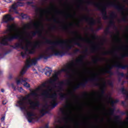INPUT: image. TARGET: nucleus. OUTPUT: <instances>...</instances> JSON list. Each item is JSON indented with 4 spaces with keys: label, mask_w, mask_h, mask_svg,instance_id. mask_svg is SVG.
Returning a JSON list of instances; mask_svg holds the SVG:
<instances>
[{
    "label": "nucleus",
    "mask_w": 128,
    "mask_h": 128,
    "mask_svg": "<svg viewBox=\"0 0 128 128\" xmlns=\"http://www.w3.org/2000/svg\"><path fill=\"white\" fill-rule=\"evenodd\" d=\"M102 30V26H98L96 30Z\"/></svg>",
    "instance_id": "nucleus-58"
},
{
    "label": "nucleus",
    "mask_w": 128,
    "mask_h": 128,
    "mask_svg": "<svg viewBox=\"0 0 128 128\" xmlns=\"http://www.w3.org/2000/svg\"><path fill=\"white\" fill-rule=\"evenodd\" d=\"M100 79L98 77H93L88 79H84L83 82L74 86L72 88V90L73 92H76V90H78L80 88H86V84H88V82H100Z\"/></svg>",
    "instance_id": "nucleus-6"
},
{
    "label": "nucleus",
    "mask_w": 128,
    "mask_h": 128,
    "mask_svg": "<svg viewBox=\"0 0 128 128\" xmlns=\"http://www.w3.org/2000/svg\"><path fill=\"white\" fill-rule=\"evenodd\" d=\"M46 42L50 44L52 46L49 47L48 50H52L54 56H64L70 50H72L74 48V46L72 44H66V40H60L58 41L52 42L50 40H46Z\"/></svg>",
    "instance_id": "nucleus-2"
},
{
    "label": "nucleus",
    "mask_w": 128,
    "mask_h": 128,
    "mask_svg": "<svg viewBox=\"0 0 128 128\" xmlns=\"http://www.w3.org/2000/svg\"><path fill=\"white\" fill-rule=\"evenodd\" d=\"M84 56H82L81 57H80V58L77 59L76 60V64H82V62H83L82 60H84Z\"/></svg>",
    "instance_id": "nucleus-30"
},
{
    "label": "nucleus",
    "mask_w": 128,
    "mask_h": 128,
    "mask_svg": "<svg viewBox=\"0 0 128 128\" xmlns=\"http://www.w3.org/2000/svg\"><path fill=\"white\" fill-rule=\"evenodd\" d=\"M29 52V54H34L35 52H36V49L33 47L32 50H29L28 49V51Z\"/></svg>",
    "instance_id": "nucleus-35"
},
{
    "label": "nucleus",
    "mask_w": 128,
    "mask_h": 128,
    "mask_svg": "<svg viewBox=\"0 0 128 128\" xmlns=\"http://www.w3.org/2000/svg\"><path fill=\"white\" fill-rule=\"evenodd\" d=\"M114 120H116V122H118L120 120V116H114Z\"/></svg>",
    "instance_id": "nucleus-46"
},
{
    "label": "nucleus",
    "mask_w": 128,
    "mask_h": 128,
    "mask_svg": "<svg viewBox=\"0 0 128 128\" xmlns=\"http://www.w3.org/2000/svg\"><path fill=\"white\" fill-rule=\"evenodd\" d=\"M21 16L22 18H23L25 19V20H28H28H30V16H28V14H24V13L21 14Z\"/></svg>",
    "instance_id": "nucleus-34"
},
{
    "label": "nucleus",
    "mask_w": 128,
    "mask_h": 128,
    "mask_svg": "<svg viewBox=\"0 0 128 128\" xmlns=\"http://www.w3.org/2000/svg\"><path fill=\"white\" fill-rule=\"evenodd\" d=\"M11 86L12 88H14V90H16V86H14V84L13 83L11 84Z\"/></svg>",
    "instance_id": "nucleus-49"
},
{
    "label": "nucleus",
    "mask_w": 128,
    "mask_h": 128,
    "mask_svg": "<svg viewBox=\"0 0 128 128\" xmlns=\"http://www.w3.org/2000/svg\"><path fill=\"white\" fill-rule=\"evenodd\" d=\"M122 115L126 114V116H128V112H122Z\"/></svg>",
    "instance_id": "nucleus-63"
},
{
    "label": "nucleus",
    "mask_w": 128,
    "mask_h": 128,
    "mask_svg": "<svg viewBox=\"0 0 128 128\" xmlns=\"http://www.w3.org/2000/svg\"><path fill=\"white\" fill-rule=\"evenodd\" d=\"M36 12H40V14L42 16V14L44 12H48V10H46L42 9L41 8L36 7L35 9Z\"/></svg>",
    "instance_id": "nucleus-22"
},
{
    "label": "nucleus",
    "mask_w": 128,
    "mask_h": 128,
    "mask_svg": "<svg viewBox=\"0 0 128 128\" xmlns=\"http://www.w3.org/2000/svg\"><path fill=\"white\" fill-rule=\"evenodd\" d=\"M21 56L22 58H24V57L26 56V52H21Z\"/></svg>",
    "instance_id": "nucleus-50"
},
{
    "label": "nucleus",
    "mask_w": 128,
    "mask_h": 128,
    "mask_svg": "<svg viewBox=\"0 0 128 128\" xmlns=\"http://www.w3.org/2000/svg\"><path fill=\"white\" fill-rule=\"evenodd\" d=\"M120 92H122V94H124V95H126L128 94L126 96V98H128V91L124 89V87H122L121 88H120Z\"/></svg>",
    "instance_id": "nucleus-24"
},
{
    "label": "nucleus",
    "mask_w": 128,
    "mask_h": 128,
    "mask_svg": "<svg viewBox=\"0 0 128 128\" xmlns=\"http://www.w3.org/2000/svg\"><path fill=\"white\" fill-rule=\"evenodd\" d=\"M80 49L78 48H76L75 49L74 51H73V54H78V52H80Z\"/></svg>",
    "instance_id": "nucleus-48"
},
{
    "label": "nucleus",
    "mask_w": 128,
    "mask_h": 128,
    "mask_svg": "<svg viewBox=\"0 0 128 128\" xmlns=\"http://www.w3.org/2000/svg\"><path fill=\"white\" fill-rule=\"evenodd\" d=\"M30 24H25L24 26V30H26V28H30Z\"/></svg>",
    "instance_id": "nucleus-39"
},
{
    "label": "nucleus",
    "mask_w": 128,
    "mask_h": 128,
    "mask_svg": "<svg viewBox=\"0 0 128 128\" xmlns=\"http://www.w3.org/2000/svg\"><path fill=\"white\" fill-rule=\"evenodd\" d=\"M7 28H8V31L10 32H12V30H19V29L14 24H12V25L8 24L7 26Z\"/></svg>",
    "instance_id": "nucleus-19"
},
{
    "label": "nucleus",
    "mask_w": 128,
    "mask_h": 128,
    "mask_svg": "<svg viewBox=\"0 0 128 128\" xmlns=\"http://www.w3.org/2000/svg\"><path fill=\"white\" fill-rule=\"evenodd\" d=\"M26 83L24 84V86H25V88H30V85L26 81Z\"/></svg>",
    "instance_id": "nucleus-43"
},
{
    "label": "nucleus",
    "mask_w": 128,
    "mask_h": 128,
    "mask_svg": "<svg viewBox=\"0 0 128 128\" xmlns=\"http://www.w3.org/2000/svg\"><path fill=\"white\" fill-rule=\"evenodd\" d=\"M52 88H48V90H45L42 94V96H44L46 98H49L52 99V100L50 102V106L52 108H54L55 106H56L58 103L56 102V98H58V94L56 92L53 93L51 95L48 92H52Z\"/></svg>",
    "instance_id": "nucleus-5"
},
{
    "label": "nucleus",
    "mask_w": 128,
    "mask_h": 128,
    "mask_svg": "<svg viewBox=\"0 0 128 128\" xmlns=\"http://www.w3.org/2000/svg\"><path fill=\"white\" fill-rule=\"evenodd\" d=\"M100 46H94L92 47L90 52H96L98 50H99Z\"/></svg>",
    "instance_id": "nucleus-25"
},
{
    "label": "nucleus",
    "mask_w": 128,
    "mask_h": 128,
    "mask_svg": "<svg viewBox=\"0 0 128 128\" xmlns=\"http://www.w3.org/2000/svg\"><path fill=\"white\" fill-rule=\"evenodd\" d=\"M26 100H28V102H24ZM17 103L18 104L19 106H20V110H25V112H27V120H28V122H32V120H34V118L32 116H34V113L32 111L28 112V110L26 109V106L24 104H29L31 110H36V108H40V101L36 100V101L34 102L32 101V99L30 98V95H27L25 97H23L20 100L18 101Z\"/></svg>",
    "instance_id": "nucleus-3"
},
{
    "label": "nucleus",
    "mask_w": 128,
    "mask_h": 128,
    "mask_svg": "<svg viewBox=\"0 0 128 128\" xmlns=\"http://www.w3.org/2000/svg\"><path fill=\"white\" fill-rule=\"evenodd\" d=\"M94 86H100V84L98 82H95L94 83Z\"/></svg>",
    "instance_id": "nucleus-53"
},
{
    "label": "nucleus",
    "mask_w": 128,
    "mask_h": 128,
    "mask_svg": "<svg viewBox=\"0 0 128 128\" xmlns=\"http://www.w3.org/2000/svg\"><path fill=\"white\" fill-rule=\"evenodd\" d=\"M66 28H68V26H64L62 27V30H66Z\"/></svg>",
    "instance_id": "nucleus-64"
},
{
    "label": "nucleus",
    "mask_w": 128,
    "mask_h": 128,
    "mask_svg": "<svg viewBox=\"0 0 128 128\" xmlns=\"http://www.w3.org/2000/svg\"><path fill=\"white\" fill-rule=\"evenodd\" d=\"M32 34V36H36V34H38L39 36H42V30H40L38 29L36 31L32 32H31Z\"/></svg>",
    "instance_id": "nucleus-20"
},
{
    "label": "nucleus",
    "mask_w": 128,
    "mask_h": 128,
    "mask_svg": "<svg viewBox=\"0 0 128 128\" xmlns=\"http://www.w3.org/2000/svg\"><path fill=\"white\" fill-rule=\"evenodd\" d=\"M4 0L6 2H8V4H10V2H12V0Z\"/></svg>",
    "instance_id": "nucleus-60"
},
{
    "label": "nucleus",
    "mask_w": 128,
    "mask_h": 128,
    "mask_svg": "<svg viewBox=\"0 0 128 128\" xmlns=\"http://www.w3.org/2000/svg\"><path fill=\"white\" fill-rule=\"evenodd\" d=\"M14 20V18L12 17V15L7 14L3 16L2 22L3 24H8V22Z\"/></svg>",
    "instance_id": "nucleus-14"
},
{
    "label": "nucleus",
    "mask_w": 128,
    "mask_h": 128,
    "mask_svg": "<svg viewBox=\"0 0 128 128\" xmlns=\"http://www.w3.org/2000/svg\"><path fill=\"white\" fill-rule=\"evenodd\" d=\"M88 96V94L86 92H84L83 93V96Z\"/></svg>",
    "instance_id": "nucleus-59"
},
{
    "label": "nucleus",
    "mask_w": 128,
    "mask_h": 128,
    "mask_svg": "<svg viewBox=\"0 0 128 128\" xmlns=\"http://www.w3.org/2000/svg\"><path fill=\"white\" fill-rule=\"evenodd\" d=\"M62 120L66 121V120H68V118L67 116L64 117L62 118Z\"/></svg>",
    "instance_id": "nucleus-62"
},
{
    "label": "nucleus",
    "mask_w": 128,
    "mask_h": 128,
    "mask_svg": "<svg viewBox=\"0 0 128 128\" xmlns=\"http://www.w3.org/2000/svg\"><path fill=\"white\" fill-rule=\"evenodd\" d=\"M108 70H112V69L114 68H118V70H120V68H121L122 70H126V68H128V64L124 65L122 64H116L112 66H108Z\"/></svg>",
    "instance_id": "nucleus-11"
},
{
    "label": "nucleus",
    "mask_w": 128,
    "mask_h": 128,
    "mask_svg": "<svg viewBox=\"0 0 128 128\" xmlns=\"http://www.w3.org/2000/svg\"><path fill=\"white\" fill-rule=\"evenodd\" d=\"M100 58H96L95 59L93 60V62L94 64H96L98 62H100Z\"/></svg>",
    "instance_id": "nucleus-44"
},
{
    "label": "nucleus",
    "mask_w": 128,
    "mask_h": 128,
    "mask_svg": "<svg viewBox=\"0 0 128 128\" xmlns=\"http://www.w3.org/2000/svg\"><path fill=\"white\" fill-rule=\"evenodd\" d=\"M53 22H56V24H60V21H57L56 18L53 19Z\"/></svg>",
    "instance_id": "nucleus-56"
},
{
    "label": "nucleus",
    "mask_w": 128,
    "mask_h": 128,
    "mask_svg": "<svg viewBox=\"0 0 128 128\" xmlns=\"http://www.w3.org/2000/svg\"><path fill=\"white\" fill-rule=\"evenodd\" d=\"M74 66V62H72L70 64H68L65 68L62 69V72H70V70H72V67Z\"/></svg>",
    "instance_id": "nucleus-16"
},
{
    "label": "nucleus",
    "mask_w": 128,
    "mask_h": 128,
    "mask_svg": "<svg viewBox=\"0 0 128 128\" xmlns=\"http://www.w3.org/2000/svg\"><path fill=\"white\" fill-rule=\"evenodd\" d=\"M104 34L106 36H108V34H110V27H107L104 30Z\"/></svg>",
    "instance_id": "nucleus-36"
},
{
    "label": "nucleus",
    "mask_w": 128,
    "mask_h": 128,
    "mask_svg": "<svg viewBox=\"0 0 128 128\" xmlns=\"http://www.w3.org/2000/svg\"><path fill=\"white\" fill-rule=\"evenodd\" d=\"M28 80V78H24V79H22V80L20 79H18V78H16V82L17 84H22V82H25Z\"/></svg>",
    "instance_id": "nucleus-26"
},
{
    "label": "nucleus",
    "mask_w": 128,
    "mask_h": 128,
    "mask_svg": "<svg viewBox=\"0 0 128 128\" xmlns=\"http://www.w3.org/2000/svg\"><path fill=\"white\" fill-rule=\"evenodd\" d=\"M60 74V71H58L54 72V74H53L52 76L54 79H50L48 81V84H52L54 86V84L58 80V75Z\"/></svg>",
    "instance_id": "nucleus-12"
},
{
    "label": "nucleus",
    "mask_w": 128,
    "mask_h": 128,
    "mask_svg": "<svg viewBox=\"0 0 128 128\" xmlns=\"http://www.w3.org/2000/svg\"><path fill=\"white\" fill-rule=\"evenodd\" d=\"M108 84L110 86H111V88H114V82L111 80H108Z\"/></svg>",
    "instance_id": "nucleus-38"
},
{
    "label": "nucleus",
    "mask_w": 128,
    "mask_h": 128,
    "mask_svg": "<svg viewBox=\"0 0 128 128\" xmlns=\"http://www.w3.org/2000/svg\"><path fill=\"white\" fill-rule=\"evenodd\" d=\"M72 34H75L76 36H78V32L77 31H74L72 32Z\"/></svg>",
    "instance_id": "nucleus-54"
},
{
    "label": "nucleus",
    "mask_w": 128,
    "mask_h": 128,
    "mask_svg": "<svg viewBox=\"0 0 128 128\" xmlns=\"http://www.w3.org/2000/svg\"><path fill=\"white\" fill-rule=\"evenodd\" d=\"M22 35L20 32H18L14 34L10 35L3 38L2 40V46H8V42H12L14 40H20Z\"/></svg>",
    "instance_id": "nucleus-7"
},
{
    "label": "nucleus",
    "mask_w": 128,
    "mask_h": 128,
    "mask_svg": "<svg viewBox=\"0 0 128 128\" xmlns=\"http://www.w3.org/2000/svg\"><path fill=\"white\" fill-rule=\"evenodd\" d=\"M64 81H61L58 82L59 86H58V89L59 90H62V86H70L72 84V80H66Z\"/></svg>",
    "instance_id": "nucleus-13"
},
{
    "label": "nucleus",
    "mask_w": 128,
    "mask_h": 128,
    "mask_svg": "<svg viewBox=\"0 0 128 128\" xmlns=\"http://www.w3.org/2000/svg\"><path fill=\"white\" fill-rule=\"evenodd\" d=\"M42 38H43V40H46L45 42H40V41H38V42H36L35 44L33 46V48H35V49L36 48H40V44H50L46 42V40H48V38H46L44 37V36H42Z\"/></svg>",
    "instance_id": "nucleus-15"
},
{
    "label": "nucleus",
    "mask_w": 128,
    "mask_h": 128,
    "mask_svg": "<svg viewBox=\"0 0 128 128\" xmlns=\"http://www.w3.org/2000/svg\"><path fill=\"white\" fill-rule=\"evenodd\" d=\"M10 52H12V50H10L9 51H7L4 54L0 53V59L4 58V56H6L8 54H10Z\"/></svg>",
    "instance_id": "nucleus-32"
},
{
    "label": "nucleus",
    "mask_w": 128,
    "mask_h": 128,
    "mask_svg": "<svg viewBox=\"0 0 128 128\" xmlns=\"http://www.w3.org/2000/svg\"><path fill=\"white\" fill-rule=\"evenodd\" d=\"M78 40H81V42H86L88 44H90V42H92V41H90V39H88V40L84 39L82 38V36H80L79 38H78Z\"/></svg>",
    "instance_id": "nucleus-28"
},
{
    "label": "nucleus",
    "mask_w": 128,
    "mask_h": 128,
    "mask_svg": "<svg viewBox=\"0 0 128 128\" xmlns=\"http://www.w3.org/2000/svg\"><path fill=\"white\" fill-rule=\"evenodd\" d=\"M106 81H104L101 87V90H100L101 96H104V94H106L105 90H106Z\"/></svg>",
    "instance_id": "nucleus-21"
},
{
    "label": "nucleus",
    "mask_w": 128,
    "mask_h": 128,
    "mask_svg": "<svg viewBox=\"0 0 128 128\" xmlns=\"http://www.w3.org/2000/svg\"><path fill=\"white\" fill-rule=\"evenodd\" d=\"M48 112L46 111L44 108H42L40 111V114H41L42 116H44L46 114H48Z\"/></svg>",
    "instance_id": "nucleus-29"
},
{
    "label": "nucleus",
    "mask_w": 128,
    "mask_h": 128,
    "mask_svg": "<svg viewBox=\"0 0 128 128\" xmlns=\"http://www.w3.org/2000/svg\"><path fill=\"white\" fill-rule=\"evenodd\" d=\"M106 98H108L109 100H110V102L112 106H114V104H118V102H120V100L118 99H116L115 100H114V99H112V96H110L109 97L106 96Z\"/></svg>",
    "instance_id": "nucleus-17"
},
{
    "label": "nucleus",
    "mask_w": 128,
    "mask_h": 128,
    "mask_svg": "<svg viewBox=\"0 0 128 128\" xmlns=\"http://www.w3.org/2000/svg\"><path fill=\"white\" fill-rule=\"evenodd\" d=\"M52 70H48V69L46 70V72H45L46 76H50L52 75Z\"/></svg>",
    "instance_id": "nucleus-31"
},
{
    "label": "nucleus",
    "mask_w": 128,
    "mask_h": 128,
    "mask_svg": "<svg viewBox=\"0 0 128 128\" xmlns=\"http://www.w3.org/2000/svg\"><path fill=\"white\" fill-rule=\"evenodd\" d=\"M68 42L70 44H75L76 46H78L80 48H82V44H80L78 40H68Z\"/></svg>",
    "instance_id": "nucleus-18"
},
{
    "label": "nucleus",
    "mask_w": 128,
    "mask_h": 128,
    "mask_svg": "<svg viewBox=\"0 0 128 128\" xmlns=\"http://www.w3.org/2000/svg\"><path fill=\"white\" fill-rule=\"evenodd\" d=\"M30 96H38V94L36 92V90H34L30 92Z\"/></svg>",
    "instance_id": "nucleus-33"
},
{
    "label": "nucleus",
    "mask_w": 128,
    "mask_h": 128,
    "mask_svg": "<svg viewBox=\"0 0 128 128\" xmlns=\"http://www.w3.org/2000/svg\"><path fill=\"white\" fill-rule=\"evenodd\" d=\"M80 20H86L87 22H88V24L89 26H94L96 24V21L94 18L92 17H88V16H84L82 18L80 19Z\"/></svg>",
    "instance_id": "nucleus-10"
},
{
    "label": "nucleus",
    "mask_w": 128,
    "mask_h": 128,
    "mask_svg": "<svg viewBox=\"0 0 128 128\" xmlns=\"http://www.w3.org/2000/svg\"><path fill=\"white\" fill-rule=\"evenodd\" d=\"M8 104V102L6 101V100H3L2 102V104L4 106V104Z\"/></svg>",
    "instance_id": "nucleus-61"
},
{
    "label": "nucleus",
    "mask_w": 128,
    "mask_h": 128,
    "mask_svg": "<svg viewBox=\"0 0 128 128\" xmlns=\"http://www.w3.org/2000/svg\"><path fill=\"white\" fill-rule=\"evenodd\" d=\"M60 100H68V98L66 94L60 93Z\"/></svg>",
    "instance_id": "nucleus-23"
},
{
    "label": "nucleus",
    "mask_w": 128,
    "mask_h": 128,
    "mask_svg": "<svg viewBox=\"0 0 128 128\" xmlns=\"http://www.w3.org/2000/svg\"><path fill=\"white\" fill-rule=\"evenodd\" d=\"M86 3L87 4H92V6H94L95 8H96L98 10L101 12L103 20H110V21L109 22V26H114V28H116L114 18H116L117 16L114 12H111L110 18L108 16L106 8L110 6L114 8H116V10H117L119 12H121L122 16H123L121 18V20L122 22H128V17H126V16L124 14V6H122L120 5H118L114 2H110L103 5L102 8H100V4L96 3V2L92 1H88L86 2Z\"/></svg>",
    "instance_id": "nucleus-1"
},
{
    "label": "nucleus",
    "mask_w": 128,
    "mask_h": 128,
    "mask_svg": "<svg viewBox=\"0 0 128 128\" xmlns=\"http://www.w3.org/2000/svg\"><path fill=\"white\" fill-rule=\"evenodd\" d=\"M60 112H61L62 114H64V116H66V111L64 110V109L61 108L60 109Z\"/></svg>",
    "instance_id": "nucleus-47"
},
{
    "label": "nucleus",
    "mask_w": 128,
    "mask_h": 128,
    "mask_svg": "<svg viewBox=\"0 0 128 128\" xmlns=\"http://www.w3.org/2000/svg\"><path fill=\"white\" fill-rule=\"evenodd\" d=\"M44 54H46V56H52V54H50L48 53V50H46L44 52Z\"/></svg>",
    "instance_id": "nucleus-57"
},
{
    "label": "nucleus",
    "mask_w": 128,
    "mask_h": 128,
    "mask_svg": "<svg viewBox=\"0 0 128 128\" xmlns=\"http://www.w3.org/2000/svg\"><path fill=\"white\" fill-rule=\"evenodd\" d=\"M50 28V30H56V25H54V26H51V27Z\"/></svg>",
    "instance_id": "nucleus-52"
},
{
    "label": "nucleus",
    "mask_w": 128,
    "mask_h": 128,
    "mask_svg": "<svg viewBox=\"0 0 128 128\" xmlns=\"http://www.w3.org/2000/svg\"><path fill=\"white\" fill-rule=\"evenodd\" d=\"M128 52H125L124 53L121 54L120 55V57L119 58L120 60H124V58H128Z\"/></svg>",
    "instance_id": "nucleus-27"
},
{
    "label": "nucleus",
    "mask_w": 128,
    "mask_h": 128,
    "mask_svg": "<svg viewBox=\"0 0 128 128\" xmlns=\"http://www.w3.org/2000/svg\"><path fill=\"white\" fill-rule=\"evenodd\" d=\"M48 56H46V54H42L38 57L34 58V59H27L26 60V66L20 72V76H24L28 68H30L32 66H36V64H38V60H40L42 58H44V60H48Z\"/></svg>",
    "instance_id": "nucleus-4"
},
{
    "label": "nucleus",
    "mask_w": 128,
    "mask_h": 128,
    "mask_svg": "<svg viewBox=\"0 0 128 128\" xmlns=\"http://www.w3.org/2000/svg\"><path fill=\"white\" fill-rule=\"evenodd\" d=\"M110 114L111 116H114V108H110Z\"/></svg>",
    "instance_id": "nucleus-41"
},
{
    "label": "nucleus",
    "mask_w": 128,
    "mask_h": 128,
    "mask_svg": "<svg viewBox=\"0 0 128 128\" xmlns=\"http://www.w3.org/2000/svg\"><path fill=\"white\" fill-rule=\"evenodd\" d=\"M21 42L19 43H16L14 46L11 45V48H14V50H16L17 48H21L22 50H25L26 52H28V46H30L32 44V42L28 40H26V42H27L26 46H24V43H22V39H20Z\"/></svg>",
    "instance_id": "nucleus-8"
},
{
    "label": "nucleus",
    "mask_w": 128,
    "mask_h": 128,
    "mask_svg": "<svg viewBox=\"0 0 128 128\" xmlns=\"http://www.w3.org/2000/svg\"><path fill=\"white\" fill-rule=\"evenodd\" d=\"M117 74L118 78L120 76H122V78H124V72H120L118 71H117Z\"/></svg>",
    "instance_id": "nucleus-37"
},
{
    "label": "nucleus",
    "mask_w": 128,
    "mask_h": 128,
    "mask_svg": "<svg viewBox=\"0 0 128 128\" xmlns=\"http://www.w3.org/2000/svg\"><path fill=\"white\" fill-rule=\"evenodd\" d=\"M112 54V52H110V51H106V52H103L102 54L103 56H107V54Z\"/></svg>",
    "instance_id": "nucleus-42"
},
{
    "label": "nucleus",
    "mask_w": 128,
    "mask_h": 128,
    "mask_svg": "<svg viewBox=\"0 0 128 128\" xmlns=\"http://www.w3.org/2000/svg\"><path fill=\"white\" fill-rule=\"evenodd\" d=\"M105 72H106V74H108L110 76H114V72H112V70H106Z\"/></svg>",
    "instance_id": "nucleus-40"
},
{
    "label": "nucleus",
    "mask_w": 128,
    "mask_h": 128,
    "mask_svg": "<svg viewBox=\"0 0 128 128\" xmlns=\"http://www.w3.org/2000/svg\"><path fill=\"white\" fill-rule=\"evenodd\" d=\"M88 48H86L84 52V54H88Z\"/></svg>",
    "instance_id": "nucleus-51"
},
{
    "label": "nucleus",
    "mask_w": 128,
    "mask_h": 128,
    "mask_svg": "<svg viewBox=\"0 0 128 128\" xmlns=\"http://www.w3.org/2000/svg\"><path fill=\"white\" fill-rule=\"evenodd\" d=\"M26 4L24 2H14L10 8L9 10L10 12H15L18 14V12L16 11V8H18V6H24Z\"/></svg>",
    "instance_id": "nucleus-9"
},
{
    "label": "nucleus",
    "mask_w": 128,
    "mask_h": 128,
    "mask_svg": "<svg viewBox=\"0 0 128 128\" xmlns=\"http://www.w3.org/2000/svg\"><path fill=\"white\" fill-rule=\"evenodd\" d=\"M39 24L40 23L38 22H36L33 24L34 26V28H38Z\"/></svg>",
    "instance_id": "nucleus-45"
},
{
    "label": "nucleus",
    "mask_w": 128,
    "mask_h": 128,
    "mask_svg": "<svg viewBox=\"0 0 128 128\" xmlns=\"http://www.w3.org/2000/svg\"><path fill=\"white\" fill-rule=\"evenodd\" d=\"M41 86L42 88H46V82L42 83Z\"/></svg>",
    "instance_id": "nucleus-55"
}]
</instances>
